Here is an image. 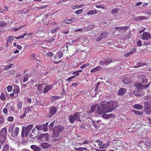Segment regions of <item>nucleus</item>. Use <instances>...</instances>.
Here are the masks:
<instances>
[{"label": "nucleus", "instance_id": "obj_1", "mask_svg": "<svg viewBox=\"0 0 151 151\" xmlns=\"http://www.w3.org/2000/svg\"><path fill=\"white\" fill-rule=\"evenodd\" d=\"M150 86V84L149 83L146 85H142L141 83H135L134 86L136 87L138 90L134 91L133 94L137 96H142L144 95V92L142 90L143 89L147 88Z\"/></svg>", "mask_w": 151, "mask_h": 151}, {"label": "nucleus", "instance_id": "obj_2", "mask_svg": "<svg viewBox=\"0 0 151 151\" xmlns=\"http://www.w3.org/2000/svg\"><path fill=\"white\" fill-rule=\"evenodd\" d=\"M83 117V115L82 112H76L73 114L69 115L68 117V119L70 122L71 123H73L76 121H81V119Z\"/></svg>", "mask_w": 151, "mask_h": 151}, {"label": "nucleus", "instance_id": "obj_3", "mask_svg": "<svg viewBox=\"0 0 151 151\" xmlns=\"http://www.w3.org/2000/svg\"><path fill=\"white\" fill-rule=\"evenodd\" d=\"M111 112V110L109 111V108L107 107V102H102L100 106L98 107L96 112L98 114L100 115Z\"/></svg>", "mask_w": 151, "mask_h": 151}, {"label": "nucleus", "instance_id": "obj_4", "mask_svg": "<svg viewBox=\"0 0 151 151\" xmlns=\"http://www.w3.org/2000/svg\"><path fill=\"white\" fill-rule=\"evenodd\" d=\"M7 134V129L4 127L0 132V142L2 144L4 143L6 140Z\"/></svg>", "mask_w": 151, "mask_h": 151}, {"label": "nucleus", "instance_id": "obj_5", "mask_svg": "<svg viewBox=\"0 0 151 151\" xmlns=\"http://www.w3.org/2000/svg\"><path fill=\"white\" fill-rule=\"evenodd\" d=\"M107 103V107L109 108V111L111 110V111L116 109L118 105L117 103L115 101H109Z\"/></svg>", "mask_w": 151, "mask_h": 151}, {"label": "nucleus", "instance_id": "obj_6", "mask_svg": "<svg viewBox=\"0 0 151 151\" xmlns=\"http://www.w3.org/2000/svg\"><path fill=\"white\" fill-rule=\"evenodd\" d=\"M38 139L41 141H49V135L47 133L41 134L38 137Z\"/></svg>", "mask_w": 151, "mask_h": 151}, {"label": "nucleus", "instance_id": "obj_7", "mask_svg": "<svg viewBox=\"0 0 151 151\" xmlns=\"http://www.w3.org/2000/svg\"><path fill=\"white\" fill-rule=\"evenodd\" d=\"M48 123L47 122L44 124H40L36 125V128L37 129L38 131L40 130L47 131L48 129Z\"/></svg>", "mask_w": 151, "mask_h": 151}, {"label": "nucleus", "instance_id": "obj_8", "mask_svg": "<svg viewBox=\"0 0 151 151\" xmlns=\"http://www.w3.org/2000/svg\"><path fill=\"white\" fill-rule=\"evenodd\" d=\"M37 131H36L34 128L28 134L29 136L32 139L36 138L38 135Z\"/></svg>", "mask_w": 151, "mask_h": 151}, {"label": "nucleus", "instance_id": "obj_9", "mask_svg": "<svg viewBox=\"0 0 151 151\" xmlns=\"http://www.w3.org/2000/svg\"><path fill=\"white\" fill-rule=\"evenodd\" d=\"M144 111L147 116L151 115V106L147 105L145 106Z\"/></svg>", "mask_w": 151, "mask_h": 151}, {"label": "nucleus", "instance_id": "obj_10", "mask_svg": "<svg viewBox=\"0 0 151 151\" xmlns=\"http://www.w3.org/2000/svg\"><path fill=\"white\" fill-rule=\"evenodd\" d=\"M141 39L143 40H148L149 39H150V33L148 32H145L142 34L141 36Z\"/></svg>", "mask_w": 151, "mask_h": 151}, {"label": "nucleus", "instance_id": "obj_11", "mask_svg": "<svg viewBox=\"0 0 151 151\" xmlns=\"http://www.w3.org/2000/svg\"><path fill=\"white\" fill-rule=\"evenodd\" d=\"M108 33L106 32H102L99 37L96 39V40L98 41H101L102 39L105 38L108 35Z\"/></svg>", "mask_w": 151, "mask_h": 151}, {"label": "nucleus", "instance_id": "obj_12", "mask_svg": "<svg viewBox=\"0 0 151 151\" xmlns=\"http://www.w3.org/2000/svg\"><path fill=\"white\" fill-rule=\"evenodd\" d=\"M64 129V127L60 125H59L57 126H55L53 129L55 131H56L59 133L62 132V131Z\"/></svg>", "mask_w": 151, "mask_h": 151}, {"label": "nucleus", "instance_id": "obj_13", "mask_svg": "<svg viewBox=\"0 0 151 151\" xmlns=\"http://www.w3.org/2000/svg\"><path fill=\"white\" fill-rule=\"evenodd\" d=\"M57 111V109L54 106L51 107L50 108V115L49 116L51 117L52 116L54 115L56 113Z\"/></svg>", "mask_w": 151, "mask_h": 151}, {"label": "nucleus", "instance_id": "obj_14", "mask_svg": "<svg viewBox=\"0 0 151 151\" xmlns=\"http://www.w3.org/2000/svg\"><path fill=\"white\" fill-rule=\"evenodd\" d=\"M51 145L48 142H44L40 144V146L43 149H46L51 147Z\"/></svg>", "mask_w": 151, "mask_h": 151}, {"label": "nucleus", "instance_id": "obj_15", "mask_svg": "<svg viewBox=\"0 0 151 151\" xmlns=\"http://www.w3.org/2000/svg\"><path fill=\"white\" fill-rule=\"evenodd\" d=\"M33 127L32 124H31L27 126L25 129V135L27 137L28 134H29L32 131V129Z\"/></svg>", "mask_w": 151, "mask_h": 151}, {"label": "nucleus", "instance_id": "obj_16", "mask_svg": "<svg viewBox=\"0 0 151 151\" xmlns=\"http://www.w3.org/2000/svg\"><path fill=\"white\" fill-rule=\"evenodd\" d=\"M19 128L17 127H16L14 130H13L11 133V136L13 137H15L17 136L19 133Z\"/></svg>", "mask_w": 151, "mask_h": 151}, {"label": "nucleus", "instance_id": "obj_17", "mask_svg": "<svg viewBox=\"0 0 151 151\" xmlns=\"http://www.w3.org/2000/svg\"><path fill=\"white\" fill-rule=\"evenodd\" d=\"M53 85H50L47 86H45L44 88L43 93H46L49 91L50 89H52L53 88Z\"/></svg>", "mask_w": 151, "mask_h": 151}, {"label": "nucleus", "instance_id": "obj_18", "mask_svg": "<svg viewBox=\"0 0 151 151\" xmlns=\"http://www.w3.org/2000/svg\"><path fill=\"white\" fill-rule=\"evenodd\" d=\"M126 90L124 88L120 89L118 92L117 94L120 96L123 95L126 92Z\"/></svg>", "mask_w": 151, "mask_h": 151}, {"label": "nucleus", "instance_id": "obj_19", "mask_svg": "<svg viewBox=\"0 0 151 151\" xmlns=\"http://www.w3.org/2000/svg\"><path fill=\"white\" fill-rule=\"evenodd\" d=\"M31 147L34 151H40L42 150L41 148L39 146L32 145L31 146Z\"/></svg>", "mask_w": 151, "mask_h": 151}, {"label": "nucleus", "instance_id": "obj_20", "mask_svg": "<svg viewBox=\"0 0 151 151\" xmlns=\"http://www.w3.org/2000/svg\"><path fill=\"white\" fill-rule=\"evenodd\" d=\"M13 93L15 94H16V95H18L19 93V87L17 86H15L14 87V89L13 91Z\"/></svg>", "mask_w": 151, "mask_h": 151}, {"label": "nucleus", "instance_id": "obj_21", "mask_svg": "<svg viewBox=\"0 0 151 151\" xmlns=\"http://www.w3.org/2000/svg\"><path fill=\"white\" fill-rule=\"evenodd\" d=\"M135 19L136 21H139L140 20L146 19H147V18L143 16H139L135 17Z\"/></svg>", "mask_w": 151, "mask_h": 151}, {"label": "nucleus", "instance_id": "obj_22", "mask_svg": "<svg viewBox=\"0 0 151 151\" xmlns=\"http://www.w3.org/2000/svg\"><path fill=\"white\" fill-rule=\"evenodd\" d=\"M14 39V37L12 36H9L8 37L7 41L6 43L7 47H8L9 45L10 44L12 41Z\"/></svg>", "mask_w": 151, "mask_h": 151}, {"label": "nucleus", "instance_id": "obj_23", "mask_svg": "<svg viewBox=\"0 0 151 151\" xmlns=\"http://www.w3.org/2000/svg\"><path fill=\"white\" fill-rule=\"evenodd\" d=\"M129 78L126 77H124L122 80V81L125 84H128L129 82Z\"/></svg>", "mask_w": 151, "mask_h": 151}, {"label": "nucleus", "instance_id": "obj_24", "mask_svg": "<svg viewBox=\"0 0 151 151\" xmlns=\"http://www.w3.org/2000/svg\"><path fill=\"white\" fill-rule=\"evenodd\" d=\"M112 114H103L102 115V117L105 119H108L112 116Z\"/></svg>", "mask_w": 151, "mask_h": 151}, {"label": "nucleus", "instance_id": "obj_25", "mask_svg": "<svg viewBox=\"0 0 151 151\" xmlns=\"http://www.w3.org/2000/svg\"><path fill=\"white\" fill-rule=\"evenodd\" d=\"M52 136L53 137L55 138L57 137L60 133L56 131H55L53 129H52Z\"/></svg>", "mask_w": 151, "mask_h": 151}, {"label": "nucleus", "instance_id": "obj_26", "mask_svg": "<svg viewBox=\"0 0 151 151\" xmlns=\"http://www.w3.org/2000/svg\"><path fill=\"white\" fill-rule=\"evenodd\" d=\"M97 13V12L96 10H92L88 12L87 14V15H91L96 14Z\"/></svg>", "mask_w": 151, "mask_h": 151}, {"label": "nucleus", "instance_id": "obj_27", "mask_svg": "<svg viewBox=\"0 0 151 151\" xmlns=\"http://www.w3.org/2000/svg\"><path fill=\"white\" fill-rule=\"evenodd\" d=\"M136 51V50H135V49H133V50H131V51H130L127 53H125L124 54V56L125 57H127L128 56H129V55H131V54H132V53H133Z\"/></svg>", "mask_w": 151, "mask_h": 151}, {"label": "nucleus", "instance_id": "obj_28", "mask_svg": "<svg viewBox=\"0 0 151 151\" xmlns=\"http://www.w3.org/2000/svg\"><path fill=\"white\" fill-rule=\"evenodd\" d=\"M101 67L100 66H97V67L92 69L91 70V72H94L96 71L99 70L100 69H101Z\"/></svg>", "mask_w": 151, "mask_h": 151}, {"label": "nucleus", "instance_id": "obj_29", "mask_svg": "<svg viewBox=\"0 0 151 151\" xmlns=\"http://www.w3.org/2000/svg\"><path fill=\"white\" fill-rule=\"evenodd\" d=\"M105 62L106 63V65L112 62V60L110 58H107L105 59Z\"/></svg>", "mask_w": 151, "mask_h": 151}, {"label": "nucleus", "instance_id": "obj_30", "mask_svg": "<svg viewBox=\"0 0 151 151\" xmlns=\"http://www.w3.org/2000/svg\"><path fill=\"white\" fill-rule=\"evenodd\" d=\"M132 111L134 112L135 114L139 115H142L143 114V113L142 112L140 111L136 110H132Z\"/></svg>", "mask_w": 151, "mask_h": 151}, {"label": "nucleus", "instance_id": "obj_31", "mask_svg": "<svg viewBox=\"0 0 151 151\" xmlns=\"http://www.w3.org/2000/svg\"><path fill=\"white\" fill-rule=\"evenodd\" d=\"M31 107L25 108V110L24 112L26 113H27L29 112L31 113L32 112V111L31 110Z\"/></svg>", "mask_w": 151, "mask_h": 151}, {"label": "nucleus", "instance_id": "obj_32", "mask_svg": "<svg viewBox=\"0 0 151 151\" xmlns=\"http://www.w3.org/2000/svg\"><path fill=\"white\" fill-rule=\"evenodd\" d=\"M142 106L140 104H136L134 106V108L135 109H140L143 108Z\"/></svg>", "mask_w": 151, "mask_h": 151}, {"label": "nucleus", "instance_id": "obj_33", "mask_svg": "<svg viewBox=\"0 0 151 151\" xmlns=\"http://www.w3.org/2000/svg\"><path fill=\"white\" fill-rule=\"evenodd\" d=\"M9 146L8 145L6 144L3 148L2 151H9Z\"/></svg>", "mask_w": 151, "mask_h": 151}, {"label": "nucleus", "instance_id": "obj_34", "mask_svg": "<svg viewBox=\"0 0 151 151\" xmlns=\"http://www.w3.org/2000/svg\"><path fill=\"white\" fill-rule=\"evenodd\" d=\"M106 63L105 59L100 61L99 63V64L101 65H106Z\"/></svg>", "mask_w": 151, "mask_h": 151}, {"label": "nucleus", "instance_id": "obj_35", "mask_svg": "<svg viewBox=\"0 0 151 151\" xmlns=\"http://www.w3.org/2000/svg\"><path fill=\"white\" fill-rule=\"evenodd\" d=\"M14 128V125L13 124L9 126V128L8 129V131L9 132H11L13 130V129Z\"/></svg>", "mask_w": 151, "mask_h": 151}, {"label": "nucleus", "instance_id": "obj_36", "mask_svg": "<svg viewBox=\"0 0 151 151\" xmlns=\"http://www.w3.org/2000/svg\"><path fill=\"white\" fill-rule=\"evenodd\" d=\"M57 54L58 56V57L59 58H60L63 57V52L60 51L58 52L57 53Z\"/></svg>", "mask_w": 151, "mask_h": 151}, {"label": "nucleus", "instance_id": "obj_37", "mask_svg": "<svg viewBox=\"0 0 151 151\" xmlns=\"http://www.w3.org/2000/svg\"><path fill=\"white\" fill-rule=\"evenodd\" d=\"M97 106L96 105H93L91 106V112H93L94 111Z\"/></svg>", "mask_w": 151, "mask_h": 151}, {"label": "nucleus", "instance_id": "obj_38", "mask_svg": "<svg viewBox=\"0 0 151 151\" xmlns=\"http://www.w3.org/2000/svg\"><path fill=\"white\" fill-rule=\"evenodd\" d=\"M54 122H52L48 126V127L49 129L52 130V129H53V127L54 126Z\"/></svg>", "mask_w": 151, "mask_h": 151}, {"label": "nucleus", "instance_id": "obj_39", "mask_svg": "<svg viewBox=\"0 0 151 151\" xmlns=\"http://www.w3.org/2000/svg\"><path fill=\"white\" fill-rule=\"evenodd\" d=\"M23 82L24 83L27 81L28 79V76L27 75H25L24 76L23 78Z\"/></svg>", "mask_w": 151, "mask_h": 151}, {"label": "nucleus", "instance_id": "obj_40", "mask_svg": "<svg viewBox=\"0 0 151 151\" xmlns=\"http://www.w3.org/2000/svg\"><path fill=\"white\" fill-rule=\"evenodd\" d=\"M81 128L83 129H87L88 126H87L86 124H82L80 126Z\"/></svg>", "mask_w": 151, "mask_h": 151}, {"label": "nucleus", "instance_id": "obj_41", "mask_svg": "<svg viewBox=\"0 0 151 151\" xmlns=\"http://www.w3.org/2000/svg\"><path fill=\"white\" fill-rule=\"evenodd\" d=\"M145 144L147 147H150L151 146V142L150 141H146L145 142Z\"/></svg>", "mask_w": 151, "mask_h": 151}, {"label": "nucleus", "instance_id": "obj_42", "mask_svg": "<svg viewBox=\"0 0 151 151\" xmlns=\"http://www.w3.org/2000/svg\"><path fill=\"white\" fill-rule=\"evenodd\" d=\"M141 83L143 84H145L147 82V78L143 79H142L141 80Z\"/></svg>", "mask_w": 151, "mask_h": 151}, {"label": "nucleus", "instance_id": "obj_43", "mask_svg": "<svg viewBox=\"0 0 151 151\" xmlns=\"http://www.w3.org/2000/svg\"><path fill=\"white\" fill-rule=\"evenodd\" d=\"M0 99L3 101H4L5 99V97L4 95V94L3 93H2L0 96Z\"/></svg>", "mask_w": 151, "mask_h": 151}, {"label": "nucleus", "instance_id": "obj_44", "mask_svg": "<svg viewBox=\"0 0 151 151\" xmlns=\"http://www.w3.org/2000/svg\"><path fill=\"white\" fill-rule=\"evenodd\" d=\"M58 98V96H53L51 97L50 99L52 101H54L55 100L57 99Z\"/></svg>", "mask_w": 151, "mask_h": 151}, {"label": "nucleus", "instance_id": "obj_45", "mask_svg": "<svg viewBox=\"0 0 151 151\" xmlns=\"http://www.w3.org/2000/svg\"><path fill=\"white\" fill-rule=\"evenodd\" d=\"M22 106V103L21 102H18L17 103V106L19 109H21Z\"/></svg>", "mask_w": 151, "mask_h": 151}, {"label": "nucleus", "instance_id": "obj_46", "mask_svg": "<svg viewBox=\"0 0 151 151\" xmlns=\"http://www.w3.org/2000/svg\"><path fill=\"white\" fill-rule=\"evenodd\" d=\"M122 38L124 40H126L127 38H129L130 37V35L129 34L127 35H124L122 36Z\"/></svg>", "mask_w": 151, "mask_h": 151}, {"label": "nucleus", "instance_id": "obj_47", "mask_svg": "<svg viewBox=\"0 0 151 151\" xmlns=\"http://www.w3.org/2000/svg\"><path fill=\"white\" fill-rule=\"evenodd\" d=\"M83 11V9H81L76 10L75 12V13L77 14H79L82 12Z\"/></svg>", "mask_w": 151, "mask_h": 151}, {"label": "nucleus", "instance_id": "obj_48", "mask_svg": "<svg viewBox=\"0 0 151 151\" xmlns=\"http://www.w3.org/2000/svg\"><path fill=\"white\" fill-rule=\"evenodd\" d=\"M63 23L67 24H69L71 23L70 19H69L64 20L63 21Z\"/></svg>", "mask_w": 151, "mask_h": 151}, {"label": "nucleus", "instance_id": "obj_49", "mask_svg": "<svg viewBox=\"0 0 151 151\" xmlns=\"http://www.w3.org/2000/svg\"><path fill=\"white\" fill-rule=\"evenodd\" d=\"M30 57L31 60H34L36 58L35 54V53L32 54L30 55Z\"/></svg>", "mask_w": 151, "mask_h": 151}, {"label": "nucleus", "instance_id": "obj_50", "mask_svg": "<svg viewBox=\"0 0 151 151\" xmlns=\"http://www.w3.org/2000/svg\"><path fill=\"white\" fill-rule=\"evenodd\" d=\"M119 10L118 9H115L111 11V12L112 14H117Z\"/></svg>", "mask_w": 151, "mask_h": 151}, {"label": "nucleus", "instance_id": "obj_51", "mask_svg": "<svg viewBox=\"0 0 151 151\" xmlns=\"http://www.w3.org/2000/svg\"><path fill=\"white\" fill-rule=\"evenodd\" d=\"M4 118L0 115V124L4 122Z\"/></svg>", "mask_w": 151, "mask_h": 151}, {"label": "nucleus", "instance_id": "obj_52", "mask_svg": "<svg viewBox=\"0 0 151 151\" xmlns=\"http://www.w3.org/2000/svg\"><path fill=\"white\" fill-rule=\"evenodd\" d=\"M144 63H138L137 65H136L134 67L135 68H138L140 66H144Z\"/></svg>", "mask_w": 151, "mask_h": 151}, {"label": "nucleus", "instance_id": "obj_53", "mask_svg": "<svg viewBox=\"0 0 151 151\" xmlns=\"http://www.w3.org/2000/svg\"><path fill=\"white\" fill-rule=\"evenodd\" d=\"M12 87L10 85H9L7 87V90L8 92H10L12 90Z\"/></svg>", "mask_w": 151, "mask_h": 151}, {"label": "nucleus", "instance_id": "obj_54", "mask_svg": "<svg viewBox=\"0 0 151 151\" xmlns=\"http://www.w3.org/2000/svg\"><path fill=\"white\" fill-rule=\"evenodd\" d=\"M12 66V64H10L9 66L6 67L4 68V70H8L9 68H11Z\"/></svg>", "mask_w": 151, "mask_h": 151}, {"label": "nucleus", "instance_id": "obj_55", "mask_svg": "<svg viewBox=\"0 0 151 151\" xmlns=\"http://www.w3.org/2000/svg\"><path fill=\"white\" fill-rule=\"evenodd\" d=\"M6 24L4 22H0V27L5 26Z\"/></svg>", "mask_w": 151, "mask_h": 151}, {"label": "nucleus", "instance_id": "obj_56", "mask_svg": "<svg viewBox=\"0 0 151 151\" xmlns=\"http://www.w3.org/2000/svg\"><path fill=\"white\" fill-rule=\"evenodd\" d=\"M53 56V54L51 52H48L46 54V56L47 57H51Z\"/></svg>", "mask_w": 151, "mask_h": 151}, {"label": "nucleus", "instance_id": "obj_57", "mask_svg": "<svg viewBox=\"0 0 151 151\" xmlns=\"http://www.w3.org/2000/svg\"><path fill=\"white\" fill-rule=\"evenodd\" d=\"M59 29V27H57V28H56L55 29H52L51 31V33H52V34H53L54 33L57 32L58 29Z\"/></svg>", "mask_w": 151, "mask_h": 151}, {"label": "nucleus", "instance_id": "obj_58", "mask_svg": "<svg viewBox=\"0 0 151 151\" xmlns=\"http://www.w3.org/2000/svg\"><path fill=\"white\" fill-rule=\"evenodd\" d=\"M7 120L9 122H12L14 120V118L12 116H9L7 118Z\"/></svg>", "mask_w": 151, "mask_h": 151}, {"label": "nucleus", "instance_id": "obj_59", "mask_svg": "<svg viewBox=\"0 0 151 151\" xmlns=\"http://www.w3.org/2000/svg\"><path fill=\"white\" fill-rule=\"evenodd\" d=\"M96 6V7L98 8H101L102 9H104V6H102L101 5H97Z\"/></svg>", "mask_w": 151, "mask_h": 151}, {"label": "nucleus", "instance_id": "obj_60", "mask_svg": "<svg viewBox=\"0 0 151 151\" xmlns=\"http://www.w3.org/2000/svg\"><path fill=\"white\" fill-rule=\"evenodd\" d=\"M39 87H38L37 90H40L42 89V87L44 86V84H39Z\"/></svg>", "mask_w": 151, "mask_h": 151}, {"label": "nucleus", "instance_id": "obj_61", "mask_svg": "<svg viewBox=\"0 0 151 151\" xmlns=\"http://www.w3.org/2000/svg\"><path fill=\"white\" fill-rule=\"evenodd\" d=\"M89 65V64H86L83 65L80 67V68L81 69H83L85 67H87Z\"/></svg>", "mask_w": 151, "mask_h": 151}, {"label": "nucleus", "instance_id": "obj_62", "mask_svg": "<svg viewBox=\"0 0 151 151\" xmlns=\"http://www.w3.org/2000/svg\"><path fill=\"white\" fill-rule=\"evenodd\" d=\"M137 45L138 46H141L142 45V42L141 41L139 40L137 42Z\"/></svg>", "mask_w": 151, "mask_h": 151}, {"label": "nucleus", "instance_id": "obj_63", "mask_svg": "<svg viewBox=\"0 0 151 151\" xmlns=\"http://www.w3.org/2000/svg\"><path fill=\"white\" fill-rule=\"evenodd\" d=\"M3 112L5 114H6L8 112V110L6 108H4L3 110Z\"/></svg>", "mask_w": 151, "mask_h": 151}, {"label": "nucleus", "instance_id": "obj_64", "mask_svg": "<svg viewBox=\"0 0 151 151\" xmlns=\"http://www.w3.org/2000/svg\"><path fill=\"white\" fill-rule=\"evenodd\" d=\"M8 74H13L15 73V72L14 70H12L9 71H8Z\"/></svg>", "mask_w": 151, "mask_h": 151}]
</instances>
